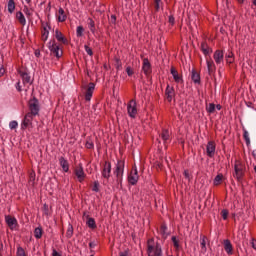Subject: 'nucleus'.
Segmentation results:
<instances>
[{
	"label": "nucleus",
	"mask_w": 256,
	"mask_h": 256,
	"mask_svg": "<svg viewBox=\"0 0 256 256\" xmlns=\"http://www.w3.org/2000/svg\"><path fill=\"white\" fill-rule=\"evenodd\" d=\"M233 177L238 181V183H243V178L245 177V166L239 161L235 162Z\"/></svg>",
	"instance_id": "nucleus-1"
},
{
	"label": "nucleus",
	"mask_w": 256,
	"mask_h": 256,
	"mask_svg": "<svg viewBox=\"0 0 256 256\" xmlns=\"http://www.w3.org/2000/svg\"><path fill=\"white\" fill-rule=\"evenodd\" d=\"M125 172V160H118L114 169V175L116 176V181L120 185L123 184V173Z\"/></svg>",
	"instance_id": "nucleus-2"
},
{
	"label": "nucleus",
	"mask_w": 256,
	"mask_h": 256,
	"mask_svg": "<svg viewBox=\"0 0 256 256\" xmlns=\"http://www.w3.org/2000/svg\"><path fill=\"white\" fill-rule=\"evenodd\" d=\"M48 49L51 55L57 59H61V57H63V49H61V46L57 45V41H55V39L50 40L48 43Z\"/></svg>",
	"instance_id": "nucleus-3"
},
{
	"label": "nucleus",
	"mask_w": 256,
	"mask_h": 256,
	"mask_svg": "<svg viewBox=\"0 0 256 256\" xmlns=\"http://www.w3.org/2000/svg\"><path fill=\"white\" fill-rule=\"evenodd\" d=\"M28 109L30 112H28L30 115H34V117H37L39 115V111H41V106L39 105V99L37 97L33 96L28 101Z\"/></svg>",
	"instance_id": "nucleus-4"
},
{
	"label": "nucleus",
	"mask_w": 256,
	"mask_h": 256,
	"mask_svg": "<svg viewBox=\"0 0 256 256\" xmlns=\"http://www.w3.org/2000/svg\"><path fill=\"white\" fill-rule=\"evenodd\" d=\"M142 71L148 79L149 77H151V74L153 73V68L151 66V62L149 61V58L143 59Z\"/></svg>",
	"instance_id": "nucleus-5"
},
{
	"label": "nucleus",
	"mask_w": 256,
	"mask_h": 256,
	"mask_svg": "<svg viewBox=\"0 0 256 256\" xmlns=\"http://www.w3.org/2000/svg\"><path fill=\"white\" fill-rule=\"evenodd\" d=\"M139 181V172L137 171V166H134L128 175V183L130 185H137Z\"/></svg>",
	"instance_id": "nucleus-6"
},
{
	"label": "nucleus",
	"mask_w": 256,
	"mask_h": 256,
	"mask_svg": "<svg viewBox=\"0 0 256 256\" xmlns=\"http://www.w3.org/2000/svg\"><path fill=\"white\" fill-rule=\"evenodd\" d=\"M102 177L103 179H109L111 178V162L110 161H105L103 166H102Z\"/></svg>",
	"instance_id": "nucleus-7"
},
{
	"label": "nucleus",
	"mask_w": 256,
	"mask_h": 256,
	"mask_svg": "<svg viewBox=\"0 0 256 256\" xmlns=\"http://www.w3.org/2000/svg\"><path fill=\"white\" fill-rule=\"evenodd\" d=\"M127 109L129 117L135 119V117L137 116V102L135 100H131L127 106Z\"/></svg>",
	"instance_id": "nucleus-8"
},
{
	"label": "nucleus",
	"mask_w": 256,
	"mask_h": 256,
	"mask_svg": "<svg viewBox=\"0 0 256 256\" xmlns=\"http://www.w3.org/2000/svg\"><path fill=\"white\" fill-rule=\"evenodd\" d=\"M42 31H41V39L42 41H47V39H49V31H51V23L46 22V25L44 22H42Z\"/></svg>",
	"instance_id": "nucleus-9"
},
{
	"label": "nucleus",
	"mask_w": 256,
	"mask_h": 256,
	"mask_svg": "<svg viewBox=\"0 0 256 256\" xmlns=\"http://www.w3.org/2000/svg\"><path fill=\"white\" fill-rule=\"evenodd\" d=\"M83 219H86V225L87 227H89V229H92V230L97 229V223L95 222V218H91L89 213L84 212Z\"/></svg>",
	"instance_id": "nucleus-10"
},
{
	"label": "nucleus",
	"mask_w": 256,
	"mask_h": 256,
	"mask_svg": "<svg viewBox=\"0 0 256 256\" xmlns=\"http://www.w3.org/2000/svg\"><path fill=\"white\" fill-rule=\"evenodd\" d=\"M84 89H86L85 101H91V97H93V92L95 91V83L90 82L88 86H84Z\"/></svg>",
	"instance_id": "nucleus-11"
},
{
	"label": "nucleus",
	"mask_w": 256,
	"mask_h": 256,
	"mask_svg": "<svg viewBox=\"0 0 256 256\" xmlns=\"http://www.w3.org/2000/svg\"><path fill=\"white\" fill-rule=\"evenodd\" d=\"M55 39L58 43H62V45H69V40L63 35L59 29L55 30Z\"/></svg>",
	"instance_id": "nucleus-12"
},
{
	"label": "nucleus",
	"mask_w": 256,
	"mask_h": 256,
	"mask_svg": "<svg viewBox=\"0 0 256 256\" xmlns=\"http://www.w3.org/2000/svg\"><path fill=\"white\" fill-rule=\"evenodd\" d=\"M215 141H209L206 146V153L208 157H215Z\"/></svg>",
	"instance_id": "nucleus-13"
},
{
	"label": "nucleus",
	"mask_w": 256,
	"mask_h": 256,
	"mask_svg": "<svg viewBox=\"0 0 256 256\" xmlns=\"http://www.w3.org/2000/svg\"><path fill=\"white\" fill-rule=\"evenodd\" d=\"M165 96L168 103H171V101H173V98L175 97V88L167 85L165 90Z\"/></svg>",
	"instance_id": "nucleus-14"
},
{
	"label": "nucleus",
	"mask_w": 256,
	"mask_h": 256,
	"mask_svg": "<svg viewBox=\"0 0 256 256\" xmlns=\"http://www.w3.org/2000/svg\"><path fill=\"white\" fill-rule=\"evenodd\" d=\"M75 175L80 183L85 181V171L82 164H79V167L75 169Z\"/></svg>",
	"instance_id": "nucleus-15"
},
{
	"label": "nucleus",
	"mask_w": 256,
	"mask_h": 256,
	"mask_svg": "<svg viewBox=\"0 0 256 256\" xmlns=\"http://www.w3.org/2000/svg\"><path fill=\"white\" fill-rule=\"evenodd\" d=\"M5 221L9 227V229H11V231H13V229H15V227L17 226V218L16 217L7 215V216H5Z\"/></svg>",
	"instance_id": "nucleus-16"
},
{
	"label": "nucleus",
	"mask_w": 256,
	"mask_h": 256,
	"mask_svg": "<svg viewBox=\"0 0 256 256\" xmlns=\"http://www.w3.org/2000/svg\"><path fill=\"white\" fill-rule=\"evenodd\" d=\"M33 117H35L33 114L27 113L23 119L21 129L25 131L29 125H31V121H33Z\"/></svg>",
	"instance_id": "nucleus-17"
},
{
	"label": "nucleus",
	"mask_w": 256,
	"mask_h": 256,
	"mask_svg": "<svg viewBox=\"0 0 256 256\" xmlns=\"http://www.w3.org/2000/svg\"><path fill=\"white\" fill-rule=\"evenodd\" d=\"M214 61L216 63V65H221V63H223V59H224V53L223 50H216L214 52Z\"/></svg>",
	"instance_id": "nucleus-18"
},
{
	"label": "nucleus",
	"mask_w": 256,
	"mask_h": 256,
	"mask_svg": "<svg viewBox=\"0 0 256 256\" xmlns=\"http://www.w3.org/2000/svg\"><path fill=\"white\" fill-rule=\"evenodd\" d=\"M170 73L173 76L175 83H183V76H179V72L177 69H175V67H171Z\"/></svg>",
	"instance_id": "nucleus-19"
},
{
	"label": "nucleus",
	"mask_w": 256,
	"mask_h": 256,
	"mask_svg": "<svg viewBox=\"0 0 256 256\" xmlns=\"http://www.w3.org/2000/svg\"><path fill=\"white\" fill-rule=\"evenodd\" d=\"M191 80L195 85H201V74H199L195 69H192Z\"/></svg>",
	"instance_id": "nucleus-20"
},
{
	"label": "nucleus",
	"mask_w": 256,
	"mask_h": 256,
	"mask_svg": "<svg viewBox=\"0 0 256 256\" xmlns=\"http://www.w3.org/2000/svg\"><path fill=\"white\" fill-rule=\"evenodd\" d=\"M60 167H62L64 173H69V162L65 159V157L61 156L59 158Z\"/></svg>",
	"instance_id": "nucleus-21"
},
{
	"label": "nucleus",
	"mask_w": 256,
	"mask_h": 256,
	"mask_svg": "<svg viewBox=\"0 0 256 256\" xmlns=\"http://www.w3.org/2000/svg\"><path fill=\"white\" fill-rule=\"evenodd\" d=\"M224 249L228 255H233V244H231V240H224Z\"/></svg>",
	"instance_id": "nucleus-22"
},
{
	"label": "nucleus",
	"mask_w": 256,
	"mask_h": 256,
	"mask_svg": "<svg viewBox=\"0 0 256 256\" xmlns=\"http://www.w3.org/2000/svg\"><path fill=\"white\" fill-rule=\"evenodd\" d=\"M58 13V23H65V21H67V15H65V10L60 7Z\"/></svg>",
	"instance_id": "nucleus-23"
},
{
	"label": "nucleus",
	"mask_w": 256,
	"mask_h": 256,
	"mask_svg": "<svg viewBox=\"0 0 256 256\" xmlns=\"http://www.w3.org/2000/svg\"><path fill=\"white\" fill-rule=\"evenodd\" d=\"M207 69L209 75L215 73V69H217V67H215V62H213V60H207Z\"/></svg>",
	"instance_id": "nucleus-24"
},
{
	"label": "nucleus",
	"mask_w": 256,
	"mask_h": 256,
	"mask_svg": "<svg viewBox=\"0 0 256 256\" xmlns=\"http://www.w3.org/2000/svg\"><path fill=\"white\" fill-rule=\"evenodd\" d=\"M19 74H20V76L22 77L23 83H30V84L33 83V82L31 81V76H29V73L19 71Z\"/></svg>",
	"instance_id": "nucleus-25"
},
{
	"label": "nucleus",
	"mask_w": 256,
	"mask_h": 256,
	"mask_svg": "<svg viewBox=\"0 0 256 256\" xmlns=\"http://www.w3.org/2000/svg\"><path fill=\"white\" fill-rule=\"evenodd\" d=\"M16 19L19 21L20 25H25L27 23V20L25 19V15H23V12L18 11L16 13Z\"/></svg>",
	"instance_id": "nucleus-26"
},
{
	"label": "nucleus",
	"mask_w": 256,
	"mask_h": 256,
	"mask_svg": "<svg viewBox=\"0 0 256 256\" xmlns=\"http://www.w3.org/2000/svg\"><path fill=\"white\" fill-rule=\"evenodd\" d=\"M225 60L228 65H231V63H235V54H233V52H228L225 55Z\"/></svg>",
	"instance_id": "nucleus-27"
},
{
	"label": "nucleus",
	"mask_w": 256,
	"mask_h": 256,
	"mask_svg": "<svg viewBox=\"0 0 256 256\" xmlns=\"http://www.w3.org/2000/svg\"><path fill=\"white\" fill-rule=\"evenodd\" d=\"M160 233H161L163 239H167V237H169V233H167V224H165V223L161 224Z\"/></svg>",
	"instance_id": "nucleus-28"
},
{
	"label": "nucleus",
	"mask_w": 256,
	"mask_h": 256,
	"mask_svg": "<svg viewBox=\"0 0 256 256\" xmlns=\"http://www.w3.org/2000/svg\"><path fill=\"white\" fill-rule=\"evenodd\" d=\"M222 181H223V174L220 173V174H218V175L214 178V180H213V185H215V187H217V186L221 185Z\"/></svg>",
	"instance_id": "nucleus-29"
},
{
	"label": "nucleus",
	"mask_w": 256,
	"mask_h": 256,
	"mask_svg": "<svg viewBox=\"0 0 256 256\" xmlns=\"http://www.w3.org/2000/svg\"><path fill=\"white\" fill-rule=\"evenodd\" d=\"M114 61H115L116 70L121 71L123 69V62H121V58L115 57Z\"/></svg>",
	"instance_id": "nucleus-30"
},
{
	"label": "nucleus",
	"mask_w": 256,
	"mask_h": 256,
	"mask_svg": "<svg viewBox=\"0 0 256 256\" xmlns=\"http://www.w3.org/2000/svg\"><path fill=\"white\" fill-rule=\"evenodd\" d=\"M34 237H36V239H41V237H43V228L41 227L35 228Z\"/></svg>",
	"instance_id": "nucleus-31"
},
{
	"label": "nucleus",
	"mask_w": 256,
	"mask_h": 256,
	"mask_svg": "<svg viewBox=\"0 0 256 256\" xmlns=\"http://www.w3.org/2000/svg\"><path fill=\"white\" fill-rule=\"evenodd\" d=\"M200 247L204 253L207 251V236H202Z\"/></svg>",
	"instance_id": "nucleus-32"
},
{
	"label": "nucleus",
	"mask_w": 256,
	"mask_h": 256,
	"mask_svg": "<svg viewBox=\"0 0 256 256\" xmlns=\"http://www.w3.org/2000/svg\"><path fill=\"white\" fill-rule=\"evenodd\" d=\"M73 225L71 223L68 224L67 232H66V237L67 239H71L73 237Z\"/></svg>",
	"instance_id": "nucleus-33"
},
{
	"label": "nucleus",
	"mask_w": 256,
	"mask_h": 256,
	"mask_svg": "<svg viewBox=\"0 0 256 256\" xmlns=\"http://www.w3.org/2000/svg\"><path fill=\"white\" fill-rule=\"evenodd\" d=\"M86 149H95V144L93 143V140H91V137H88L85 143Z\"/></svg>",
	"instance_id": "nucleus-34"
},
{
	"label": "nucleus",
	"mask_w": 256,
	"mask_h": 256,
	"mask_svg": "<svg viewBox=\"0 0 256 256\" xmlns=\"http://www.w3.org/2000/svg\"><path fill=\"white\" fill-rule=\"evenodd\" d=\"M243 137L244 140L246 141L247 147H249V145H251V139L249 138V132L245 129H243Z\"/></svg>",
	"instance_id": "nucleus-35"
},
{
	"label": "nucleus",
	"mask_w": 256,
	"mask_h": 256,
	"mask_svg": "<svg viewBox=\"0 0 256 256\" xmlns=\"http://www.w3.org/2000/svg\"><path fill=\"white\" fill-rule=\"evenodd\" d=\"M8 12L14 13L15 12V0L8 1Z\"/></svg>",
	"instance_id": "nucleus-36"
},
{
	"label": "nucleus",
	"mask_w": 256,
	"mask_h": 256,
	"mask_svg": "<svg viewBox=\"0 0 256 256\" xmlns=\"http://www.w3.org/2000/svg\"><path fill=\"white\" fill-rule=\"evenodd\" d=\"M161 139L164 141H169V130L163 129L161 134H160Z\"/></svg>",
	"instance_id": "nucleus-37"
},
{
	"label": "nucleus",
	"mask_w": 256,
	"mask_h": 256,
	"mask_svg": "<svg viewBox=\"0 0 256 256\" xmlns=\"http://www.w3.org/2000/svg\"><path fill=\"white\" fill-rule=\"evenodd\" d=\"M154 255L155 256L163 255V250L161 249V245L159 243H156Z\"/></svg>",
	"instance_id": "nucleus-38"
},
{
	"label": "nucleus",
	"mask_w": 256,
	"mask_h": 256,
	"mask_svg": "<svg viewBox=\"0 0 256 256\" xmlns=\"http://www.w3.org/2000/svg\"><path fill=\"white\" fill-rule=\"evenodd\" d=\"M89 21V29L91 33H95V21L92 18H88Z\"/></svg>",
	"instance_id": "nucleus-39"
},
{
	"label": "nucleus",
	"mask_w": 256,
	"mask_h": 256,
	"mask_svg": "<svg viewBox=\"0 0 256 256\" xmlns=\"http://www.w3.org/2000/svg\"><path fill=\"white\" fill-rule=\"evenodd\" d=\"M85 32V28L83 26H78L76 30L77 37H83V33Z\"/></svg>",
	"instance_id": "nucleus-40"
},
{
	"label": "nucleus",
	"mask_w": 256,
	"mask_h": 256,
	"mask_svg": "<svg viewBox=\"0 0 256 256\" xmlns=\"http://www.w3.org/2000/svg\"><path fill=\"white\" fill-rule=\"evenodd\" d=\"M216 106L214 103H210L209 106L206 108L207 113H215Z\"/></svg>",
	"instance_id": "nucleus-41"
},
{
	"label": "nucleus",
	"mask_w": 256,
	"mask_h": 256,
	"mask_svg": "<svg viewBox=\"0 0 256 256\" xmlns=\"http://www.w3.org/2000/svg\"><path fill=\"white\" fill-rule=\"evenodd\" d=\"M126 73L128 77H133V75H135V70L131 66H127Z\"/></svg>",
	"instance_id": "nucleus-42"
},
{
	"label": "nucleus",
	"mask_w": 256,
	"mask_h": 256,
	"mask_svg": "<svg viewBox=\"0 0 256 256\" xmlns=\"http://www.w3.org/2000/svg\"><path fill=\"white\" fill-rule=\"evenodd\" d=\"M42 210L44 215H46V217H49V215H51V212L49 211V205L44 204Z\"/></svg>",
	"instance_id": "nucleus-43"
},
{
	"label": "nucleus",
	"mask_w": 256,
	"mask_h": 256,
	"mask_svg": "<svg viewBox=\"0 0 256 256\" xmlns=\"http://www.w3.org/2000/svg\"><path fill=\"white\" fill-rule=\"evenodd\" d=\"M99 187H100L99 181H94L92 191H94V193H99V191H100Z\"/></svg>",
	"instance_id": "nucleus-44"
},
{
	"label": "nucleus",
	"mask_w": 256,
	"mask_h": 256,
	"mask_svg": "<svg viewBox=\"0 0 256 256\" xmlns=\"http://www.w3.org/2000/svg\"><path fill=\"white\" fill-rule=\"evenodd\" d=\"M221 215H222V219H224V221H227L228 217H229V210L227 209H223L221 211Z\"/></svg>",
	"instance_id": "nucleus-45"
},
{
	"label": "nucleus",
	"mask_w": 256,
	"mask_h": 256,
	"mask_svg": "<svg viewBox=\"0 0 256 256\" xmlns=\"http://www.w3.org/2000/svg\"><path fill=\"white\" fill-rule=\"evenodd\" d=\"M172 242H173V246L175 247V249H179V240L177 239L176 236H172Z\"/></svg>",
	"instance_id": "nucleus-46"
},
{
	"label": "nucleus",
	"mask_w": 256,
	"mask_h": 256,
	"mask_svg": "<svg viewBox=\"0 0 256 256\" xmlns=\"http://www.w3.org/2000/svg\"><path fill=\"white\" fill-rule=\"evenodd\" d=\"M17 256H27V254H25V249H23V247H18Z\"/></svg>",
	"instance_id": "nucleus-47"
},
{
	"label": "nucleus",
	"mask_w": 256,
	"mask_h": 256,
	"mask_svg": "<svg viewBox=\"0 0 256 256\" xmlns=\"http://www.w3.org/2000/svg\"><path fill=\"white\" fill-rule=\"evenodd\" d=\"M84 49L86 51V53L90 56L93 57V49H91V47H89L88 45L84 46Z\"/></svg>",
	"instance_id": "nucleus-48"
},
{
	"label": "nucleus",
	"mask_w": 256,
	"mask_h": 256,
	"mask_svg": "<svg viewBox=\"0 0 256 256\" xmlns=\"http://www.w3.org/2000/svg\"><path fill=\"white\" fill-rule=\"evenodd\" d=\"M19 125V123H17V121H11L10 123H9V127H10V129H17V126Z\"/></svg>",
	"instance_id": "nucleus-49"
},
{
	"label": "nucleus",
	"mask_w": 256,
	"mask_h": 256,
	"mask_svg": "<svg viewBox=\"0 0 256 256\" xmlns=\"http://www.w3.org/2000/svg\"><path fill=\"white\" fill-rule=\"evenodd\" d=\"M154 3H155V11L159 12V9H161V6H160L161 0H154Z\"/></svg>",
	"instance_id": "nucleus-50"
},
{
	"label": "nucleus",
	"mask_w": 256,
	"mask_h": 256,
	"mask_svg": "<svg viewBox=\"0 0 256 256\" xmlns=\"http://www.w3.org/2000/svg\"><path fill=\"white\" fill-rule=\"evenodd\" d=\"M154 167H156L157 170L160 169V171H162L163 170V163L155 162Z\"/></svg>",
	"instance_id": "nucleus-51"
},
{
	"label": "nucleus",
	"mask_w": 256,
	"mask_h": 256,
	"mask_svg": "<svg viewBox=\"0 0 256 256\" xmlns=\"http://www.w3.org/2000/svg\"><path fill=\"white\" fill-rule=\"evenodd\" d=\"M203 54L205 56L209 55V53H213V49H211L210 47L206 48V49H203L202 50Z\"/></svg>",
	"instance_id": "nucleus-52"
},
{
	"label": "nucleus",
	"mask_w": 256,
	"mask_h": 256,
	"mask_svg": "<svg viewBox=\"0 0 256 256\" xmlns=\"http://www.w3.org/2000/svg\"><path fill=\"white\" fill-rule=\"evenodd\" d=\"M23 12L27 17H31L32 13L27 6L24 7Z\"/></svg>",
	"instance_id": "nucleus-53"
},
{
	"label": "nucleus",
	"mask_w": 256,
	"mask_h": 256,
	"mask_svg": "<svg viewBox=\"0 0 256 256\" xmlns=\"http://www.w3.org/2000/svg\"><path fill=\"white\" fill-rule=\"evenodd\" d=\"M110 23H112V25H116L117 24V16L116 15H111V20Z\"/></svg>",
	"instance_id": "nucleus-54"
},
{
	"label": "nucleus",
	"mask_w": 256,
	"mask_h": 256,
	"mask_svg": "<svg viewBox=\"0 0 256 256\" xmlns=\"http://www.w3.org/2000/svg\"><path fill=\"white\" fill-rule=\"evenodd\" d=\"M168 22L170 23V25H175V16L170 15L168 18Z\"/></svg>",
	"instance_id": "nucleus-55"
},
{
	"label": "nucleus",
	"mask_w": 256,
	"mask_h": 256,
	"mask_svg": "<svg viewBox=\"0 0 256 256\" xmlns=\"http://www.w3.org/2000/svg\"><path fill=\"white\" fill-rule=\"evenodd\" d=\"M154 249L155 247H153V245H148V248H147L148 256H151V253H153Z\"/></svg>",
	"instance_id": "nucleus-56"
},
{
	"label": "nucleus",
	"mask_w": 256,
	"mask_h": 256,
	"mask_svg": "<svg viewBox=\"0 0 256 256\" xmlns=\"http://www.w3.org/2000/svg\"><path fill=\"white\" fill-rule=\"evenodd\" d=\"M209 48V45L207 44V42L206 41H203L202 43H201V51H203V49H208Z\"/></svg>",
	"instance_id": "nucleus-57"
},
{
	"label": "nucleus",
	"mask_w": 256,
	"mask_h": 256,
	"mask_svg": "<svg viewBox=\"0 0 256 256\" xmlns=\"http://www.w3.org/2000/svg\"><path fill=\"white\" fill-rule=\"evenodd\" d=\"M119 256H129V249H127V250H125L123 252H120Z\"/></svg>",
	"instance_id": "nucleus-58"
},
{
	"label": "nucleus",
	"mask_w": 256,
	"mask_h": 256,
	"mask_svg": "<svg viewBox=\"0 0 256 256\" xmlns=\"http://www.w3.org/2000/svg\"><path fill=\"white\" fill-rule=\"evenodd\" d=\"M35 57H41V50L36 49L34 52Z\"/></svg>",
	"instance_id": "nucleus-59"
},
{
	"label": "nucleus",
	"mask_w": 256,
	"mask_h": 256,
	"mask_svg": "<svg viewBox=\"0 0 256 256\" xmlns=\"http://www.w3.org/2000/svg\"><path fill=\"white\" fill-rule=\"evenodd\" d=\"M52 256H61V254H59V252H57V250L55 248H53Z\"/></svg>",
	"instance_id": "nucleus-60"
},
{
	"label": "nucleus",
	"mask_w": 256,
	"mask_h": 256,
	"mask_svg": "<svg viewBox=\"0 0 256 256\" xmlns=\"http://www.w3.org/2000/svg\"><path fill=\"white\" fill-rule=\"evenodd\" d=\"M253 157L256 159V143L253 146V151H252Z\"/></svg>",
	"instance_id": "nucleus-61"
},
{
	"label": "nucleus",
	"mask_w": 256,
	"mask_h": 256,
	"mask_svg": "<svg viewBox=\"0 0 256 256\" xmlns=\"http://www.w3.org/2000/svg\"><path fill=\"white\" fill-rule=\"evenodd\" d=\"M184 177H185L186 179H189V177H190V175H189V170H185V171H184Z\"/></svg>",
	"instance_id": "nucleus-62"
},
{
	"label": "nucleus",
	"mask_w": 256,
	"mask_h": 256,
	"mask_svg": "<svg viewBox=\"0 0 256 256\" xmlns=\"http://www.w3.org/2000/svg\"><path fill=\"white\" fill-rule=\"evenodd\" d=\"M251 245H252V248H254L256 251V240L255 239L252 240Z\"/></svg>",
	"instance_id": "nucleus-63"
},
{
	"label": "nucleus",
	"mask_w": 256,
	"mask_h": 256,
	"mask_svg": "<svg viewBox=\"0 0 256 256\" xmlns=\"http://www.w3.org/2000/svg\"><path fill=\"white\" fill-rule=\"evenodd\" d=\"M30 181H35V173L30 174Z\"/></svg>",
	"instance_id": "nucleus-64"
}]
</instances>
